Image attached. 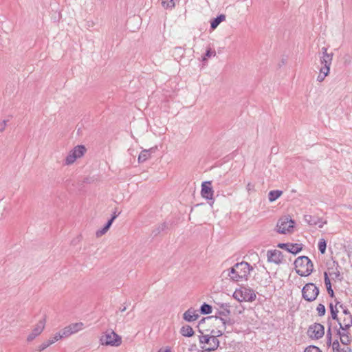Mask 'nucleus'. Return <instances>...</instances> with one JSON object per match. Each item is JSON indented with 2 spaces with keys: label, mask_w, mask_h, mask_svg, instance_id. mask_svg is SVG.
Masks as SVG:
<instances>
[{
  "label": "nucleus",
  "mask_w": 352,
  "mask_h": 352,
  "mask_svg": "<svg viewBox=\"0 0 352 352\" xmlns=\"http://www.w3.org/2000/svg\"><path fill=\"white\" fill-rule=\"evenodd\" d=\"M162 5L165 8H171L174 7L173 0H162Z\"/></svg>",
  "instance_id": "72a5a7b5"
},
{
  "label": "nucleus",
  "mask_w": 352,
  "mask_h": 352,
  "mask_svg": "<svg viewBox=\"0 0 352 352\" xmlns=\"http://www.w3.org/2000/svg\"><path fill=\"white\" fill-rule=\"evenodd\" d=\"M52 344H53V340H50L49 339L47 341L44 342L43 343H42L38 346V351H42L45 350L46 348H47L49 346H50Z\"/></svg>",
  "instance_id": "c9c22d12"
},
{
  "label": "nucleus",
  "mask_w": 352,
  "mask_h": 352,
  "mask_svg": "<svg viewBox=\"0 0 352 352\" xmlns=\"http://www.w3.org/2000/svg\"><path fill=\"white\" fill-rule=\"evenodd\" d=\"M63 338L60 331L56 333L53 338H50V340H53V343L58 341L60 338Z\"/></svg>",
  "instance_id": "a19ab883"
},
{
  "label": "nucleus",
  "mask_w": 352,
  "mask_h": 352,
  "mask_svg": "<svg viewBox=\"0 0 352 352\" xmlns=\"http://www.w3.org/2000/svg\"><path fill=\"white\" fill-rule=\"evenodd\" d=\"M45 318H43V320H41L38 321L36 327L32 330V333L29 334V336L27 338V340L28 342L32 341L34 339H35L36 337L39 336L42 331H43L45 328Z\"/></svg>",
  "instance_id": "ddd939ff"
},
{
  "label": "nucleus",
  "mask_w": 352,
  "mask_h": 352,
  "mask_svg": "<svg viewBox=\"0 0 352 352\" xmlns=\"http://www.w3.org/2000/svg\"><path fill=\"white\" fill-rule=\"evenodd\" d=\"M7 120H3L2 122L0 123V132H3L6 126Z\"/></svg>",
  "instance_id": "49530a36"
},
{
  "label": "nucleus",
  "mask_w": 352,
  "mask_h": 352,
  "mask_svg": "<svg viewBox=\"0 0 352 352\" xmlns=\"http://www.w3.org/2000/svg\"><path fill=\"white\" fill-rule=\"evenodd\" d=\"M217 305L219 306L221 309H222L221 311L217 310L214 316H208L207 317V318H215L216 320L219 319L224 326H226V324H231L230 318L226 319L221 317V316H229L230 315L231 305L229 303H218Z\"/></svg>",
  "instance_id": "39448f33"
},
{
  "label": "nucleus",
  "mask_w": 352,
  "mask_h": 352,
  "mask_svg": "<svg viewBox=\"0 0 352 352\" xmlns=\"http://www.w3.org/2000/svg\"><path fill=\"white\" fill-rule=\"evenodd\" d=\"M304 219L310 226H316L321 221V218L310 214L305 215Z\"/></svg>",
  "instance_id": "6ab92c4d"
},
{
  "label": "nucleus",
  "mask_w": 352,
  "mask_h": 352,
  "mask_svg": "<svg viewBox=\"0 0 352 352\" xmlns=\"http://www.w3.org/2000/svg\"><path fill=\"white\" fill-rule=\"evenodd\" d=\"M326 287H327V292L329 294V296L331 297H333L334 296V292H333V290L332 289L331 284H329V285L326 286Z\"/></svg>",
  "instance_id": "a18cd8bd"
},
{
  "label": "nucleus",
  "mask_w": 352,
  "mask_h": 352,
  "mask_svg": "<svg viewBox=\"0 0 352 352\" xmlns=\"http://www.w3.org/2000/svg\"><path fill=\"white\" fill-rule=\"evenodd\" d=\"M296 223L290 216H284L279 219L276 224L277 232L280 234L292 233Z\"/></svg>",
  "instance_id": "7ed1b4c3"
},
{
  "label": "nucleus",
  "mask_w": 352,
  "mask_h": 352,
  "mask_svg": "<svg viewBox=\"0 0 352 352\" xmlns=\"http://www.w3.org/2000/svg\"><path fill=\"white\" fill-rule=\"evenodd\" d=\"M233 297L236 299L238 301L241 302L243 301L242 298L240 297V289H236L233 294Z\"/></svg>",
  "instance_id": "79ce46f5"
},
{
  "label": "nucleus",
  "mask_w": 352,
  "mask_h": 352,
  "mask_svg": "<svg viewBox=\"0 0 352 352\" xmlns=\"http://www.w3.org/2000/svg\"><path fill=\"white\" fill-rule=\"evenodd\" d=\"M267 261L279 265L283 262V255L282 252L277 250H270L267 252Z\"/></svg>",
  "instance_id": "9d476101"
},
{
  "label": "nucleus",
  "mask_w": 352,
  "mask_h": 352,
  "mask_svg": "<svg viewBox=\"0 0 352 352\" xmlns=\"http://www.w3.org/2000/svg\"><path fill=\"white\" fill-rule=\"evenodd\" d=\"M325 223H327V221H322V219H321V221L319 222L318 225L320 228H322Z\"/></svg>",
  "instance_id": "603ef678"
},
{
  "label": "nucleus",
  "mask_w": 352,
  "mask_h": 352,
  "mask_svg": "<svg viewBox=\"0 0 352 352\" xmlns=\"http://www.w3.org/2000/svg\"><path fill=\"white\" fill-rule=\"evenodd\" d=\"M330 67H320V73L317 77L318 82H322L325 77L329 74Z\"/></svg>",
  "instance_id": "5701e85b"
},
{
  "label": "nucleus",
  "mask_w": 352,
  "mask_h": 352,
  "mask_svg": "<svg viewBox=\"0 0 352 352\" xmlns=\"http://www.w3.org/2000/svg\"><path fill=\"white\" fill-rule=\"evenodd\" d=\"M126 310V307H124L123 308L120 309L121 311H124Z\"/></svg>",
  "instance_id": "13d9d810"
},
{
  "label": "nucleus",
  "mask_w": 352,
  "mask_h": 352,
  "mask_svg": "<svg viewBox=\"0 0 352 352\" xmlns=\"http://www.w3.org/2000/svg\"><path fill=\"white\" fill-rule=\"evenodd\" d=\"M100 342L103 345L118 346L122 343L121 337L113 331L106 332L100 338Z\"/></svg>",
  "instance_id": "0eeeda50"
},
{
  "label": "nucleus",
  "mask_w": 352,
  "mask_h": 352,
  "mask_svg": "<svg viewBox=\"0 0 352 352\" xmlns=\"http://www.w3.org/2000/svg\"><path fill=\"white\" fill-rule=\"evenodd\" d=\"M213 193L214 190L211 186V182H204L201 184V196L206 199L212 200V203H213Z\"/></svg>",
  "instance_id": "f8f14e48"
},
{
  "label": "nucleus",
  "mask_w": 352,
  "mask_h": 352,
  "mask_svg": "<svg viewBox=\"0 0 352 352\" xmlns=\"http://www.w3.org/2000/svg\"><path fill=\"white\" fill-rule=\"evenodd\" d=\"M283 192L279 190H271L268 194V199L270 202L276 201L278 198H279Z\"/></svg>",
  "instance_id": "a878e982"
},
{
  "label": "nucleus",
  "mask_w": 352,
  "mask_h": 352,
  "mask_svg": "<svg viewBox=\"0 0 352 352\" xmlns=\"http://www.w3.org/2000/svg\"><path fill=\"white\" fill-rule=\"evenodd\" d=\"M277 247L294 255L302 250V244L301 243H280L277 245Z\"/></svg>",
  "instance_id": "1a4fd4ad"
},
{
  "label": "nucleus",
  "mask_w": 352,
  "mask_h": 352,
  "mask_svg": "<svg viewBox=\"0 0 352 352\" xmlns=\"http://www.w3.org/2000/svg\"><path fill=\"white\" fill-rule=\"evenodd\" d=\"M180 333L184 337L190 338L195 334V331L190 325L186 324L180 329Z\"/></svg>",
  "instance_id": "aec40b11"
},
{
  "label": "nucleus",
  "mask_w": 352,
  "mask_h": 352,
  "mask_svg": "<svg viewBox=\"0 0 352 352\" xmlns=\"http://www.w3.org/2000/svg\"><path fill=\"white\" fill-rule=\"evenodd\" d=\"M316 309L318 311V314L319 316H324V314L326 313V309H325V307H324V305L323 304L320 303L318 305Z\"/></svg>",
  "instance_id": "f704fd0d"
},
{
  "label": "nucleus",
  "mask_w": 352,
  "mask_h": 352,
  "mask_svg": "<svg viewBox=\"0 0 352 352\" xmlns=\"http://www.w3.org/2000/svg\"><path fill=\"white\" fill-rule=\"evenodd\" d=\"M272 151H276V149H274V148H272Z\"/></svg>",
  "instance_id": "bf43d9fd"
},
{
  "label": "nucleus",
  "mask_w": 352,
  "mask_h": 352,
  "mask_svg": "<svg viewBox=\"0 0 352 352\" xmlns=\"http://www.w3.org/2000/svg\"><path fill=\"white\" fill-rule=\"evenodd\" d=\"M207 319V318H203L199 322V325H200L201 323H204L205 320ZM209 318H208V320Z\"/></svg>",
  "instance_id": "864d4df0"
},
{
  "label": "nucleus",
  "mask_w": 352,
  "mask_h": 352,
  "mask_svg": "<svg viewBox=\"0 0 352 352\" xmlns=\"http://www.w3.org/2000/svg\"><path fill=\"white\" fill-rule=\"evenodd\" d=\"M199 317V314H198L197 311L193 309L192 308L188 309L183 314L184 320L188 322L197 320Z\"/></svg>",
  "instance_id": "dca6fc26"
},
{
  "label": "nucleus",
  "mask_w": 352,
  "mask_h": 352,
  "mask_svg": "<svg viewBox=\"0 0 352 352\" xmlns=\"http://www.w3.org/2000/svg\"><path fill=\"white\" fill-rule=\"evenodd\" d=\"M199 311L203 315L210 314L212 313V307L210 305L204 302L201 305Z\"/></svg>",
  "instance_id": "c756f323"
},
{
  "label": "nucleus",
  "mask_w": 352,
  "mask_h": 352,
  "mask_svg": "<svg viewBox=\"0 0 352 352\" xmlns=\"http://www.w3.org/2000/svg\"><path fill=\"white\" fill-rule=\"evenodd\" d=\"M226 20V16L224 14H221L214 19H213L211 23V28L212 30H214L217 28V26L221 23L222 21H224Z\"/></svg>",
  "instance_id": "bb28decb"
},
{
  "label": "nucleus",
  "mask_w": 352,
  "mask_h": 352,
  "mask_svg": "<svg viewBox=\"0 0 352 352\" xmlns=\"http://www.w3.org/2000/svg\"><path fill=\"white\" fill-rule=\"evenodd\" d=\"M116 219V216H111V219L107 221L104 227L96 231V235L97 237H100L104 234L111 226L113 221Z\"/></svg>",
  "instance_id": "a211bd4d"
},
{
  "label": "nucleus",
  "mask_w": 352,
  "mask_h": 352,
  "mask_svg": "<svg viewBox=\"0 0 352 352\" xmlns=\"http://www.w3.org/2000/svg\"><path fill=\"white\" fill-rule=\"evenodd\" d=\"M206 352H211V351H206Z\"/></svg>",
  "instance_id": "680f3d73"
},
{
  "label": "nucleus",
  "mask_w": 352,
  "mask_h": 352,
  "mask_svg": "<svg viewBox=\"0 0 352 352\" xmlns=\"http://www.w3.org/2000/svg\"><path fill=\"white\" fill-rule=\"evenodd\" d=\"M151 157V149L143 150L138 157V162L143 163Z\"/></svg>",
  "instance_id": "cd10ccee"
},
{
  "label": "nucleus",
  "mask_w": 352,
  "mask_h": 352,
  "mask_svg": "<svg viewBox=\"0 0 352 352\" xmlns=\"http://www.w3.org/2000/svg\"><path fill=\"white\" fill-rule=\"evenodd\" d=\"M194 348H196V345L195 344H193V345L190 346V347L188 349V350L190 351H194Z\"/></svg>",
  "instance_id": "5fc2aeb1"
},
{
  "label": "nucleus",
  "mask_w": 352,
  "mask_h": 352,
  "mask_svg": "<svg viewBox=\"0 0 352 352\" xmlns=\"http://www.w3.org/2000/svg\"><path fill=\"white\" fill-rule=\"evenodd\" d=\"M339 307H340V308L342 309V312L344 314V316H348V315H351V314L350 313V311H349V309L345 306H344L342 304L340 303L339 304Z\"/></svg>",
  "instance_id": "37998d69"
},
{
  "label": "nucleus",
  "mask_w": 352,
  "mask_h": 352,
  "mask_svg": "<svg viewBox=\"0 0 352 352\" xmlns=\"http://www.w3.org/2000/svg\"><path fill=\"white\" fill-rule=\"evenodd\" d=\"M201 349H204V350H201V351H198V352H206V348L204 346H201Z\"/></svg>",
  "instance_id": "6e6d98bb"
},
{
  "label": "nucleus",
  "mask_w": 352,
  "mask_h": 352,
  "mask_svg": "<svg viewBox=\"0 0 352 352\" xmlns=\"http://www.w3.org/2000/svg\"><path fill=\"white\" fill-rule=\"evenodd\" d=\"M60 333L62 334V336L63 338H66L72 335L71 331L68 327H65L63 330L60 331Z\"/></svg>",
  "instance_id": "ea45409f"
},
{
  "label": "nucleus",
  "mask_w": 352,
  "mask_h": 352,
  "mask_svg": "<svg viewBox=\"0 0 352 352\" xmlns=\"http://www.w3.org/2000/svg\"><path fill=\"white\" fill-rule=\"evenodd\" d=\"M87 151L84 145H77L69 151L65 160V165L72 164L77 159L82 157Z\"/></svg>",
  "instance_id": "423d86ee"
},
{
  "label": "nucleus",
  "mask_w": 352,
  "mask_h": 352,
  "mask_svg": "<svg viewBox=\"0 0 352 352\" xmlns=\"http://www.w3.org/2000/svg\"><path fill=\"white\" fill-rule=\"evenodd\" d=\"M318 248L320 252L322 254H324L326 252L327 241L324 239H320L318 244Z\"/></svg>",
  "instance_id": "2f4dec72"
},
{
  "label": "nucleus",
  "mask_w": 352,
  "mask_h": 352,
  "mask_svg": "<svg viewBox=\"0 0 352 352\" xmlns=\"http://www.w3.org/2000/svg\"><path fill=\"white\" fill-rule=\"evenodd\" d=\"M272 151H276V149H274V148H272Z\"/></svg>",
  "instance_id": "052dcab7"
},
{
  "label": "nucleus",
  "mask_w": 352,
  "mask_h": 352,
  "mask_svg": "<svg viewBox=\"0 0 352 352\" xmlns=\"http://www.w3.org/2000/svg\"><path fill=\"white\" fill-rule=\"evenodd\" d=\"M158 352H170V349L169 347H166L165 349H160Z\"/></svg>",
  "instance_id": "3c124183"
},
{
  "label": "nucleus",
  "mask_w": 352,
  "mask_h": 352,
  "mask_svg": "<svg viewBox=\"0 0 352 352\" xmlns=\"http://www.w3.org/2000/svg\"><path fill=\"white\" fill-rule=\"evenodd\" d=\"M304 352H322V351L318 347L311 345L307 346Z\"/></svg>",
  "instance_id": "58836bf2"
},
{
  "label": "nucleus",
  "mask_w": 352,
  "mask_h": 352,
  "mask_svg": "<svg viewBox=\"0 0 352 352\" xmlns=\"http://www.w3.org/2000/svg\"><path fill=\"white\" fill-rule=\"evenodd\" d=\"M223 332L220 330H212L210 336H212L211 346L206 348V351H212L216 350L219 346V340L217 339L218 337L221 336Z\"/></svg>",
  "instance_id": "4468645a"
},
{
  "label": "nucleus",
  "mask_w": 352,
  "mask_h": 352,
  "mask_svg": "<svg viewBox=\"0 0 352 352\" xmlns=\"http://www.w3.org/2000/svg\"><path fill=\"white\" fill-rule=\"evenodd\" d=\"M82 326H83V324L82 322H79V323L71 324L70 325H69L67 327L69 329L71 333L73 334V333L78 332L79 330H80L82 329Z\"/></svg>",
  "instance_id": "7c9ffc66"
},
{
  "label": "nucleus",
  "mask_w": 352,
  "mask_h": 352,
  "mask_svg": "<svg viewBox=\"0 0 352 352\" xmlns=\"http://www.w3.org/2000/svg\"><path fill=\"white\" fill-rule=\"evenodd\" d=\"M272 283V278L270 275V273L267 272L263 276L261 277V280L258 281L260 285L267 287Z\"/></svg>",
  "instance_id": "412c9836"
},
{
  "label": "nucleus",
  "mask_w": 352,
  "mask_h": 352,
  "mask_svg": "<svg viewBox=\"0 0 352 352\" xmlns=\"http://www.w3.org/2000/svg\"><path fill=\"white\" fill-rule=\"evenodd\" d=\"M338 323L342 330H349L352 327V314L344 316L342 321L339 319Z\"/></svg>",
  "instance_id": "f3484780"
},
{
  "label": "nucleus",
  "mask_w": 352,
  "mask_h": 352,
  "mask_svg": "<svg viewBox=\"0 0 352 352\" xmlns=\"http://www.w3.org/2000/svg\"><path fill=\"white\" fill-rule=\"evenodd\" d=\"M246 189L250 192L254 190V185L250 182L247 184Z\"/></svg>",
  "instance_id": "de8ad7c7"
},
{
  "label": "nucleus",
  "mask_w": 352,
  "mask_h": 352,
  "mask_svg": "<svg viewBox=\"0 0 352 352\" xmlns=\"http://www.w3.org/2000/svg\"><path fill=\"white\" fill-rule=\"evenodd\" d=\"M253 267L245 261L236 263L227 272V276L230 280L238 282L248 280L250 272L253 270Z\"/></svg>",
  "instance_id": "f257e3e1"
},
{
  "label": "nucleus",
  "mask_w": 352,
  "mask_h": 352,
  "mask_svg": "<svg viewBox=\"0 0 352 352\" xmlns=\"http://www.w3.org/2000/svg\"><path fill=\"white\" fill-rule=\"evenodd\" d=\"M330 276H332V278H336V279H338V280H341L342 277H341V274H340V271L338 270V268L336 267V271H333L332 272H330L329 273Z\"/></svg>",
  "instance_id": "4c0bfd02"
},
{
  "label": "nucleus",
  "mask_w": 352,
  "mask_h": 352,
  "mask_svg": "<svg viewBox=\"0 0 352 352\" xmlns=\"http://www.w3.org/2000/svg\"><path fill=\"white\" fill-rule=\"evenodd\" d=\"M296 272L300 276H308L314 270V264L306 256H298L294 261Z\"/></svg>",
  "instance_id": "f03ea898"
},
{
  "label": "nucleus",
  "mask_w": 352,
  "mask_h": 352,
  "mask_svg": "<svg viewBox=\"0 0 352 352\" xmlns=\"http://www.w3.org/2000/svg\"><path fill=\"white\" fill-rule=\"evenodd\" d=\"M340 352H352V349L350 347H344L340 350Z\"/></svg>",
  "instance_id": "09e8293b"
},
{
  "label": "nucleus",
  "mask_w": 352,
  "mask_h": 352,
  "mask_svg": "<svg viewBox=\"0 0 352 352\" xmlns=\"http://www.w3.org/2000/svg\"><path fill=\"white\" fill-rule=\"evenodd\" d=\"M322 59H323V62L322 63H324V66H327L328 65H330L331 64V56L327 54V53H324L323 54V56H322Z\"/></svg>",
  "instance_id": "e433bc0d"
},
{
  "label": "nucleus",
  "mask_w": 352,
  "mask_h": 352,
  "mask_svg": "<svg viewBox=\"0 0 352 352\" xmlns=\"http://www.w3.org/2000/svg\"><path fill=\"white\" fill-rule=\"evenodd\" d=\"M340 304V302H336V305L334 306L332 303H330L329 308L331 311V316L333 320L338 321L339 318L338 317V310L337 308V305Z\"/></svg>",
  "instance_id": "393cba45"
},
{
  "label": "nucleus",
  "mask_w": 352,
  "mask_h": 352,
  "mask_svg": "<svg viewBox=\"0 0 352 352\" xmlns=\"http://www.w3.org/2000/svg\"><path fill=\"white\" fill-rule=\"evenodd\" d=\"M319 288L312 283L305 285L302 289V297L307 302H313L319 294Z\"/></svg>",
  "instance_id": "20e7f679"
},
{
  "label": "nucleus",
  "mask_w": 352,
  "mask_h": 352,
  "mask_svg": "<svg viewBox=\"0 0 352 352\" xmlns=\"http://www.w3.org/2000/svg\"><path fill=\"white\" fill-rule=\"evenodd\" d=\"M167 228H168L167 223L166 222H164V223L158 225L155 229L153 230L152 235L153 236H156Z\"/></svg>",
  "instance_id": "b1692460"
},
{
  "label": "nucleus",
  "mask_w": 352,
  "mask_h": 352,
  "mask_svg": "<svg viewBox=\"0 0 352 352\" xmlns=\"http://www.w3.org/2000/svg\"><path fill=\"white\" fill-rule=\"evenodd\" d=\"M240 297L242 298L243 301L252 302L256 299V296L252 288L242 287L240 289Z\"/></svg>",
  "instance_id": "9b49d317"
},
{
  "label": "nucleus",
  "mask_w": 352,
  "mask_h": 352,
  "mask_svg": "<svg viewBox=\"0 0 352 352\" xmlns=\"http://www.w3.org/2000/svg\"><path fill=\"white\" fill-rule=\"evenodd\" d=\"M120 213L118 214H116V212H113V214H112V216H116V219L117 218V217L119 215Z\"/></svg>",
  "instance_id": "4d7b16f0"
},
{
  "label": "nucleus",
  "mask_w": 352,
  "mask_h": 352,
  "mask_svg": "<svg viewBox=\"0 0 352 352\" xmlns=\"http://www.w3.org/2000/svg\"><path fill=\"white\" fill-rule=\"evenodd\" d=\"M199 332L201 333L199 336V340L201 344H208L211 346L212 336L210 335H204L201 330Z\"/></svg>",
  "instance_id": "c85d7f7f"
},
{
  "label": "nucleus",
  "mask_w": 352,
  "mask_h": 352,
  "mask_svg": "<svg viewBox=\"0 0 352 352\" xmlns=\"http://www.w3.org/2000/svg\"><path fill=\"white\" fill-rule=\"evenodd\" d=\"M337 335L339 336L342 344L348 346L351 344L352 338L349 330L337 329Z\"/></svg>",
  "instance_id": "2eb2a0df"
},
{
  "label": "nucleus",
  "mask_w": 352,
  "mask_h": 352,
  "mask_svg": "<svg viewBox=\"0 0 352 352\" xmlns=\"http://www.w3.org/2000/svg\"><path fill=\"white\" fill-rule=\"evenodd\" d=\"M331 339H332V333H331V322H330V319L328 320V329L326 334V346L327 348H329L331 344Z\"/></svg>",
  "instance_id": "4be33fe9"
},
{
  "label": "nucleus",
  "mask_w": 352,
  "mask_h": 352,
  "mask_svg": "<svg viewBox=\"0 0 352 352\" xmlns=\"http://www.w3.org/2000/svg\"><path fill=\"white\" fill-rule=\"evenodd\" d=\"M324 278L325 286H328L329 284H331L327 272L324 273Z\"/></svg>",
  "instance_id": "c03bdc74"
},
{
  "label": "nucleus",
  "mask_w": 352,
  "mask_h": 352,
  "mask_svg": "<svg viewBox=\"0 0 352 352\" xmlns=\"http://www.w3.org/2000/svg\"><path fill=\"white\" fill-rule=\"evenodd\" d=\"M215 53L213 51H211L210 50H207V52L206 54V56L210 57L211 56H214Z\"/></svg>",
  "instance_id": "8fccbe9b"
},
{
  "label": "nucleus",
  "mask_w": 352,
  "mask_h": 352,
  "mask_svg": "<svg viewBox=\"0 0 352 352\" xmlns=\"http://www.w3.org/2000/svg\"><path fill=\"white\" fill-rule=\"evenodd\" d=\"M331 346H332L333 352H340V343L338 339L335 340L333 342L331 341Z\"/></svg>",
  "instance_id": "473e14b6"
},
{
  "label": "nucleus",
  "mask_w": 352,
  "mask_h": 352,
  "mask_svg": "<svg viewBox=\"0 0 352 352\" xmlns=\"http://www.w3.org/2000/svg\"><path fill=\"white\" fill-rule=\"evenodd\" d=\"M308 336L313 339L318 340L324 334V327L320 323H314L309 327Z\"/></svg>",
  "instance_id": "6e6552de"
}]
</instances>
